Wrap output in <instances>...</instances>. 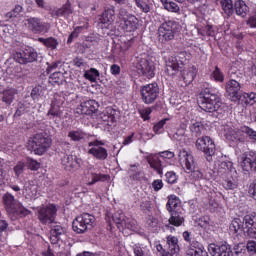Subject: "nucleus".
Returning a JSON list of instances; mask_svg holds the SVG:
<instances>
[{"instance_id":"6ab92c4d","label":"nucleus","mask_w":256,"mask_h":256,"mask_svg":"<svg viewBox=\"0 0 256 256\" xmlns=\"http://www.w3.org/2000/svg\"><path fill=\"white\" fill-rule=\"evenodd\" d=\"M165 63V74L168 75V77H175L181 69L177 58L174 56H168L165 58Z\"/></svg>"},{"instance_id":"4c0bfd02","label":"nucleus","mask_w":256,"mask_h":256,"mask_svg":"<svg viewBox=\"0 0 256 256\" xmlns=\"http://www.w3.org/2000/svg\"><path fill=\"white\" fill-rule=\"evenodd\" d=\"M23 11H24L23 6L20 4H16L10 12L5 14V19L7 21H9V19H17V17H19V15L23 13Z\"/></svg>"},{"instance_id":"0e129e2a","label":"nucleus","mask_w":256,"mask_h":256,"mask_svg":"<svg viewBox=\"0 0 256 256\" xmlns=\"http://www.w3.org/2000/svg\"><path fill=\"white\" fill-rule=\"evenodd\" d=\"M245 99L247 105H255L256 103V94L255 93H250V94H245Z\"/></svg>"},{"instance_id":"49530a36","label":"nucleus","mask_w":256,"mask_h":256,"mask_svg":"<svg viewBox=\"0 0 256 256\" xmlns=\"http://www.w3.org/2000/svg\"><path fill=\"white\" fill-rule=\"evenodd\" d=\"M241 131L242 133L247 135L250 141H252L253 143H256V131L253 128L249 126H242Z\"/></svg>"},{"instance_id":"de8ad7c7","label":"nucleus","mask_w":256,"mask_h":256,"mask_svg":"<svg viewBox=\"0 0 256 256\" xmlns=\"http://www.w3.org/2000/svg\"><path fill=\"white\" fill-rule=\"evenodd\" d=\"M84 77L85 79H88V81L95 83V81H97V77H99V70L91 68L84 73Z\"/></svg>"},{"instance_id":"79ce46f5","label":"nucleus","mask_w":256,"mask_h":256,"mask_svg":"<svg viewBox=\"0 0 256 256\" xmlns=\"http://www.w3.org/2000/svg\"><path fill=\"white\" fill-rule=\"evenodd\" d=\"M16 93L17 92L15 91V89L5 90L3 92V97H2L3 103H6V105H11L15 99Z\"/></svg>"},{"instance_id":"72a5a7b5","label":"nucleus","mask_w":256,"mask_h":256,"mask_svg":"<svg viewBox=\"0 0 256 256\" xmlns=\"http://www.w3.org/2000/svg\"><path fill=\"white\" fill-rule=\"evenodd\" d=\"M115 21V9L113 8H107L104 10L101 18L100 23L103 25H106L107 23L111 24Z\"/></svg>"},{"instance_id":"ddd939ff","label":"nucleus","mask_w":256,"mask_h":256,"mask_svg":"<svg viewBox=\"0 0 256 256\" xmlns=\"http://www.w3.org/2000/svg\"><path fill=\"white\" fill-rule=\"evenodd\" d=\"M37 57H39V54H37V50L31 47L24 49L22 52H16L14 54L15 61H17V63H20V65L35 63V61H37Z\"/></svg>"},{"instance_id":"864d4df0","label":"nucleus","mask_w":256,"mask_h":256,"mask_svg":"<svg viewBox=\"0 0 256 256\" xmlns=\"http://www.w3.org/2000/svg\"><path fill=\"white\" fill-rule=\"evenodd\" d=\"M48 116H51V117H61V109L59 108V105H55L52 102L51 108L48 111Z\"/></svg>"},{"instance_id":"f8f14e48","label":"nucleus","mask_w":256,"mask_h":256,"mask_svg":"<svg viewBox=\"0 0 256 256\" xmlns=\"http://www.w3.org/2000/svg\"><path fill=\"white\" fill-rule=\"evenodd\" d=\"M57 217V207L49 205L38 210V219L43 225H52Z\"/></svg>"},{"instance_id":"9d476101","label":"nucleus","mask_w":256,"mask_h":256,"mask_svg":"<svg viewBox=\"0 0 256 256\" xmlns=\"http://www.w3.org/2000/svg\"><path fill=\"white\" fill-rule=\"evenodd\" d=\"M196 147L198 151H202V153L207 155L208 161H211V157L215 155V142L209 136L198 138L196 141Z\"/></svg>"},{"instance_id":"39448f33","label":"nucleus","mask_w":256,"mask_h":256,"mask_svg":"<svg viewBox=\"0 0 256 256\" xmlns=\"http://www.w3.org/2000/svg\"><path fill=\"white\" fill-rule=\"evenodd\" d=\"M95 224V216L89 213H83L77 216L72 222V229L75 233H85L86 231H91L93 225Z\"/></svg>"},{"instance_id":"1a4fd4ad","label":"nucleus","mask_w":256,"mask_h":256,"mask_svg":"<svg viewBox=\"0 0 256 256\" xmlns=\"http://www.w3.org/2000/svg\"><path fill=\"white\" fill-rule=\"evenodd\" d=\"M105 145V141L103 140H94L88 143V147H91L88 150L89 155H93L95 159L98 161H105L107 157H109V153L106 148L103 147Z\"/></svg>"},{"instance_id":"473e14b6","label":"nucleus","mask_w":256,"mask_h":256,"mask_svg":"<svg viewBox=\"0 0 256 256\" xmlns=\"http://www.w3.org/2000/svg\"><path fill=\"white\" fill-rule=\"evenodd\" d=\"M88 173L90 174V179H91L88 182V185H95V183H98V181H107V179H109V175L107 174L95 173V167H90L88 169Z\"/></svg>"},{"instance_id":"3c124183","label":"nucleus","mask_w":256,"mask_h":256,"mask_svg":"<svg viewBox=\"0 0 256 256\" xmlns=\"http://www.w3.org/2000/svg\"><path fill=\"white\" fill-rule=\"evenodd\" d=\"M75 113L78 115H91V111L85 102L81 103L76 109Z\"/></svg>"},{"instance_id":"c03bdc74","label":"nucleus","mask_w":256,"mask_h":256,"mask_svg":"<svg viewBox=\"0 0 256 256\" xmlns=\"http://www.w3.org/2000/svg\"><path fill=\"white\" fill-rule=\"evenodd\" d=\"M39 43H43L46 47H49L50 49H57V45H59V42H57V39L55 38H38Z\"/></svg>"},{"instance_id":"680f3d73","label":"nucleus","mask_w":256,"mask_h":256,"mask_svg":"<svg viewBox=\"0 0 256 256\" xmlns=\"http://www.w3.org/2000/svg\"><path fill=\"white\" fill-rule=\"evenodd\" d=\"M166 177V181L167 183H170L171 185H173V183H177V174H175V172H167L165 174Z\"/></svg>"},{"instance_id":"dca6fc26","label":"nucleus","mask_w":256,"mask_h":256,"mask_svg":"<svg viewBox=\"0 0 256 256\" xmlns=\"http://www.w3.org/2000/svg\"><path fill=\"white\" fill-rule=\"evenodd\" d=\"M4 205L6 206V209L8 213H20V217H25V215H29V210L25 209H17V201L15 200V196H13L11 193H6L3 196Z\"/></svg>"},{"instance_id":"69168bd1","label":"nucleus","mask_w":256,"mask_h":256,"mask_svg":"<svg viewBox=\"0 0 256 256\" xmlns=\"http://www.w3.org/2000/svg\"><path fill=\"white\" fill-rule=\"evenodd\" d=\"M151 201L149 200H144L141 202L140 209L144 213H147V211H151Z\"/></svg>"},{"instance_id":"bb28decb","label":"nucleus","mask_w":256,"mask_h":256,"mask_svg":"<svg viewBox=\"0 0 256 256\" xmlns=\"http://www.w3.org/2000/svg\"><path fill=\"white\" fill-rule=\"evenodd\" d=\"M186 256H209V253L200 247L199 242H192L186 251Z\"/></svg>"},{"instance_id":"e433bc0d","label":"nucleus","mask_w":256,"mask_h":256,"mask_svg":"<svg viewBox=\"0 0 256 256\" xmlns=\"http://www.w3.org/2000/svg\"><path fill=\"white\" fill-rule=\"evenodd\" d=\"M166 209L169 213H173V211H179V200L177 199V196L171 195L168 198Z\"/></svg>"},{"instance_id":"5fc2aeb1","label":"nucleus","mask_w":256,"mask_h":256,"mask_svg":"<svg viewBox=\"0 0 256 256\" xmlns=\"http://www.w3.org/2000/svg\"><path fill=\"white\" fill-rule=\"evenodd\" d=\"M83 31V26H78L71 32L68 37L67 43H73V39H77L79 37V33Z\"/></svg>"},{"instance_id":"ea45409f","label":"nucleus","mask_w":256,"mask_h":256,"mask_svg":"<svg viewBox=\"0 0 256 256\" xmlns=\"http://www.w3.org/2000/svg\"><path fill=\"white\" fill-rule=\"evenodd\" d=\"M220 4L225 15H227V17H231V15L234 13L233 0H221Z\"/></svg>"},{"instance_id":"aec40b11","label":"nucleus","mask_w":256,"mask_h":256,"mask_svg":"<svg viewBox=\"0 0 256 256\" xmlns=\"http://www.w3.org/2000/svg\"><path fill=\"white\" fill-rule=\"evenodd\" d=\"M240 165L243 171H256V153L243 154Z\"/></svg>"},{"instance_id":"c9c22d12","label":"nucleus","mask_w":256,"mask_h":256,"mask_svg":"<svg viewBox=\"0 0 256 256\" xmlns=\"http://www.w3.org/2000/svg\"><path fill=\"white\" fill-rule=\"evenodd\" d=\"M242 223H243L244 229H246V231H249V229H253L254 227H256V215L248 214V215L244 216Z\"/></svg>"},{"instance_id":"a19ab883","label":"nucleus","mask_w":256,"mask_h":256,"mask_svg":"<svg viewBox=\"0 0 256 256\" xmlns=\"http://www.w3.org/2000/svg\"><path fill=\"white\" fill-rule=\"evenodd\" d=\"M190 131L192 134H194L195 137H200V135H203L205 127L201 122H192V124L190 125Z\"/></svg>"},{"instance_id":"58836bf2","label":"nucleus","mask_w":256,"mask_h":256,"mask_svg":"<svg viewBox=\"0 0 256 256\" xmlns=\"http://www.w3.org/2000/svg\"><path fill=\"white\" fill-rule=\"evenodd\" d=\"M68 137L71 141H83L87 137V133L81 129H76L68 132Z\"/></svg>"},{"instance_id":"774afa93","label":"nucleus","mask_w":256,"mask_h":256,"mask_svg":"<svg viewBox=\"0 0 256 256\" xmlns=\"http://www.w3.org/2000/svg\"><path fill=\"white\" fill-rule=\"evenodd\" d=\"M249 193L252 195L253 199L256 200V179L253 181V183L249 187Z\"/></svg>"},{"instance_id":"a211bd4d","label":"nucleus","mask_w":256,"mask_h":256,"mask_svg":"<svg viewBox=\"0 0 256 256\" xmlns=\"http://www.w3.org/2000/svg\"><path fill=\"white\" fill-rule=\"evenodd\" d=\"M225 89L232 101H239L241 99V83L239 81L230 79L226 82Z\"/></svg>"},{"instance_id":"338daca9","label":"nucleus","mask_w":256,"mask_h":256,"mask_svg":"<svg viewBox=\"0 0 256 256\" xmlns=\"http://www.w3.org/2000/svg\"><path fill=\"white\" fill-rule=\"evenodd\" d=\"M15 77L16 79H26L27 74L23 73V71L21 70V66H16L15 68Z\"/></svg>"},{"instance_id":"8fccbe9b","label":"nucleus","mask_w":256,"mask_h":256,"mask_svg":"<svg viewBox=\"0 0 256 256\" xmlns=\"http://www.w3.org/2000/svg\"><path fill=\"white\" fill-rule=\"evenodd\" d=\"M211 77L214 79V81H218V83H223L225 81V75H223V72H221V69H219L217 66L212 72Z\"/></svg>"},{"instance_id":"4d7b16f0","label":"nucleus","mask_w":256,"mask_h":256,"mask_svg":"<svg viewBox=\"0 0 256 256\" xmlns=\"http://www.w3.org/2000/svg\"><path fill=\"white\" fill-rule=\"evenodd\" d=\"M133 251H134L135 256H147V255H149V250H147V248H145V247L135 246Z\"/></svg>"},{"instance_id":"6e6d98bb","label":"nucleus","mask_w":256,"mask_h":256,"mask_svg":"<svg viewBox=\"0 0 256 256\" xmlns=\"http://www.w3.org/2000/svg\"><path fill=\"white\" fill-rule=\"evenodd\" d=\"M86 107L90 110V113H95L99 109V103L95 100L85 101Z\"/></svg>"},{"instance_id":"7c9ffc66","label":"nucleus","mask_w":256,"mask_h":256,"mask_svg":"<svg viewBox=\"0 0 256 256\" xmlns=\"http://www.w3.org/2000/svg\"><path fill=\"white\" fill-rule=\"evenodd\" d=\"M23 195L30 201H33V199L37 197V186L35 184H31V182H25Z\"/></svg>"},{"instance_id":"a878e982","label":"nucleus","mask_w":256,"mask_h":256,"mask_svg":"<svg viewBox=\"0 0 256 256\" xmlns=\"http://www.w3.org/2000/svg\"><path fill=\"white\" fill-rule=\"evenodd\" d=\"M139 24V20L135 15L129 14L126 18H124V23L122 24V29L131 33V31H135L137 29V25Z\"/></svg>"},{"instance_id":"a18cd8bd","label":"nucleus","mask_w":256,"mask_h":256,"mask_svg":"<svg viewBox=\"0 0 256 256\" xmlns=\"http://www.w3.org/2000/svg\"><path fill=\"white\" fill-rule=\"evenodd\" d=\"M50 81L56 85H63L65 76L63 75V72H54L50 75Z\"/></svg>"},{"instance_id":"4be33fe9","label":"nucleus","mask_w":256,"mask_h":256,"mask_svg":"<svg viewBox=\"0 0 256 256\" xmlns=\"http://www.w3.org/2000/svg\"><path fill=\"white\" fill-rule=\"evenodd\" d=\"M63 235H65V228L60 223L53 222L50 224V241L52 245H57Z\"/></svg>"},{"instance_id":"2eb2a0df","label":"nucleus","mask_w":256,"mask_h":256,"mask_svg":"<svg viewBox=\"0 0 256 256\" xmlns=\"http://www.w3.org/2000/svg\"><path fill=\"white\" fill-rule=\"evenodd\" d=\"M142 100L147 105L153 103L159 97V86L157 84H148L141 89Z\"/></svg>"},{"instance_id":"f3484780","label":"nucleus","mask_w":256,"mask_h":256,"mask_svg":"<svg viewBox=\"0 0 256 256\" xmlns=\"http://www.w3.org/2000/svg\"><path fill=\"white\" fill-rule=\"evenodd\" d=\"M221 131H223L227 141H232L233 143H240L243 140L241 128H233L230 125H222Z\"/></svg>"},{"instance_id":"c85d7f7f","label":"nucleus","mask_w":256,"mask_h":256,"mask_svg":"<svg viewBox=\"0 0 256 256\" xmlns=\"http://www.w3.org/2000/svg\"><path fill=\"white\" fill-rule=\"evenodd\" d=\"M168 221L170 225H173L174 227H181L185 223V217H183V213H181V211L176 210L170 212V218Z\"/></svg>"},{"instance_id":"e2e57ef3","label":"nucleus","mask_w":256,"mask_h":256,"mask_svg":"<svg viewBox=\"0 0 256 256\" xmlns=\"http://www.w3.org/2000/svg\"><path fill=\"white\" fill-rule=\"evenodd\" d=\"M234 253L237 256L243 255L245 253V244L239 243L234 245Z\"/></svg>"},{"instance_id":"2f4dec72","label":"nucleus","mask_w":256,"mask_h":256,"mask_svg":"<svg viewBox=\"0 0 256 256\" xmlns=\"http://www.w3.org/2000/svg\"><path fill=\"white\" fill-rule=\"evenodd\" d=\"M164 9H166V11H169L170 13H179V11H181V7H179V5H177V3L171 1V0H160ZM178 3H185V0H175Z\"/></svg>"},{"instance_id":"f704fd0d","label":"nucleus","mask_w":256,"mask_h":256,"mask_svg":"<svg viewBox=\"0 0 256 256\" xmlns=\"http://www.w3.org/2000/svg\"><path fill=\"white\" fill-rule=\"evenodd\" d=\"M234 7H235L236 15H239L240 17H247L249 7H247V4H245L244 1L242 0L236 1Z\"/></svg>"},{"instance_id":"13d9d810","label":"nucleus","mask_w":256,"mask_h":256,"mask_svg":"<svg viewBox=\"0 0 256 256\" xmlns=\"http://www.w3.org/2000/svg\"><path fill=\"white\" fill-rule=\"evenodd\" d=\"M42 91H43V88L41 86H36L32 89L30 95L33 101H39V96L41 95Z\"/></svg>"},{"instance_id":"c756f323","label":"nucleus","mask_w":256,"mask_h":256,"mask_svg":"<svg viewBox=\"0 0 256 256\" xmlns=\"http://www.w3.org/2000/svg\"><path fill=\"white\" fill-rule=\"evenodd\" d=\"M182 77L186 85H191V83L195 81V77H197V68L195 66H191L188 69H184L182 71Z\"/></svg>"},{"instance_id":"f03ea898","label":"nucleus","mask_w":256,"mask_h":256,"mask_svg":"<svg viewBox=\"0 0 256 256\" xmlns=\"http://www.w3.org/2000/svg\"><path fill=\"white\" fill-rule=\"evenodd\" d=\"M198 105L200 109L206 113H215V111L221 109V105H223V103L217 94L211 93V89L206 88L201 93Z\"/></svg>"},{"instance_id":"6e6552de","label":"nucleus","mask_w":256,"mask_h":256,"mask_svg":"<svg viewBox=\"0 0 256 256\" xmlns=\"http://www.w3.org/2000/svg\"><path fill=\"white\" fill-rule=\"evenodd\" d=\"M25 25L28 31L35 33L36 35H41V33H49L51 25L47 22L41 21L39 17H30L25 19Z\"/></svg>"},{"instance_id":"0eeeda50","label":"nucleus","mask_w":256,"mask_h":256,"mask_svg":"<svg viewBox=\"0 0 256 256\" xmlns=\"http://www.w3.org/2000/svg\"><path fill=\"white\" fill-rule=\"evenodd\" d=\"M112 221L117 225L119 231H124V229L135 231L137 229V221L132 218H127L121 211H117L113 214Z\"/></svg>"},{"instance_id":"20e7f679","label":"nucleus","mask_w":256,"mask_h":256,"mask_svg":"<svg viewBox=\"0 0 256 256\" xmlns=\"http://www.w3.org/2000/svg\"><path fill=\"white\" fill-rule=\"evenodd\" d=\"M173 157H175V153L166 150L156 154H150L146 159L150 167L154 169V171H156L160 177H162L163 169L165 168V162H163L161 159H173Z\"/></svg>"},{"instance_id":"603ef678","label":"nucleus","mask_w":256,"mask_h":256,"mask_svg":"<svg viewBox=\"0 0 256 256\" xmlns=\"http://www.w3.org/2000/svg\"><path fill=\"white\" fill-rule=\"evenodd\" d=\"M26 164L28 169H31V171H37L41 167V163L37 162V160L33 158H27Z\"/></svg>"},{"instance_id":"423d86ee","label":"nucleus","mask_w":256,"mask_h":256,"mask_svg":"<svg viewBox=\"0 0 256 256\" xmlns=\"http://www.w3.org/2000/svg\"><path fill=\"white\" fill-rule=\"evenodd\" d=\"M136 71L144 79H153L155 77V64L149 59L139 56L136 58Z\"/></svg>"},{"instance_id":"bf43d9fd","label":"nucleus","mask_w":256,"mask_h":256,"mask_svg":"<svg viewBox=\"0 0 256 256\" xmlns=\"http://www.w3.org/2000/svg\"><path fill=\"white\" fill-rule=\"evenodd\" d=\"M25 171V164L23 162H17V164L14 166V173L17 177H20V175H23V172Z\"/></svg>"},{"instance_id":"4468645a","label":"nucleus","mask_w":256,"mask_h":256,"mask_svg":"<svg viewBox=\"0 0 256 256\" xmlns=\"http://www.w3.org/2000/svg\"><path fill=\"white\" fill-rule=\"evenodd\" d=\"M168 249H163V245L159 244L156 246L157 251L161 253V256H179V240L175 236L167 237Z\"/></svg>"},{"instance_id":"412c9836","label":"nucleus","mask_w":256,"mask_h":256,"mask_svg":"<svg viewBox=\"0 0 256 256\" xmlns=\"http://www.w3.org/2000/svg\"><path fill=\"white\" fill-rule=\"evenodd\" d=\"M208 251L212 256H233V251L231 246L228 244L216 245L210 244L208 246Z\"/></svg>"},{"instance_id":"052dcab7","label":"nucleus","mask_w":256,"mask_h":256,"mask_svg":"<svg viewBox=\"0 0 256 256\" xmlns=\"http://www.w3.org/2000/svg\"><path fill=\"white\" fill-rule=\"evenodd\" d=\"M246 249L250 255H256V241L249 240L246 244Z\"/></svg>"},{"instance_id":"09e8293b","label":"nucleus","mask_w":256,"mask_h":256,"mask_svg":"<svg viewBox=\"0 0 256 256\" xmlns=\"http://www.w3.org/2000/svg\"><path fill=\"white\" fill-rule=\"evenodd\" d=\"M138 9H141L143 13H149L151 7L149 6V0H135Z\"/></svg>"},{"instance_id":"f257e3e1","label":"nucleus","mask_w":256,"mask_h":256,"mask_svg":"<svg viewBox=\"0 0 256 256\" xmlns=\"http://www.w3.org/2000/svg\"><path fill=\"white\" fill-rule=\"evenodd\" d=\"M178 157L185 173H188L190 181H201V179H203V172L197 167V162L195 161L193 154L182 150Z\"/></svg>"},{"instance_id":"37998d69","label":"nucleus","mask_w":256,"mask_h":256,"mask_svg":"<svg viewBox=\"0 0 256 256\" xmlns=\"http://www.w3.org/2000/svg\"><path fill=\"white\" fill-rule=\"evenodd\" d=\"M245 229V226L243 225V222L239 218H235L232 220L230 224V231L233 233H239V231H243Z\"/></svg>"},{"instance_id":"9b49d317","label":"nucleus","mask_w":256,"mask_h":256,"mask_svg":"<svg viewBox=\"0 0 256 256\" xmlns=\"http://www.w3.org/2000/svg\"><path fill=\"white\" fill-rule=\"evenodd\" d=\"M175 25L173 21L164 22L158 28V38L160 43H167V41H172L175 37Z\"/></svg>"},{"instance_id":"7ed1b4c3","label":"nucleus","mask_w":256,"mask_h":256,"mask_svg":"<svg viewBox=\"0 0 256 256\" xmlns=\"http://www.w3.org/2000/svg\"><path fill=\"white\" fill-rule=\"evenodd\" d=\"M51 143L52 141L49 136L39 133L28 140L27 149L35 153V155H43V153H47V150L51 147Z\"/></svg>"},{"instance_id":"393cba45","label":"nucleus","mask_w":256,"mask_h":256,"mask_svg":"<svg viewBox=\"0 0 256 256\" xmlns=\"http://www.w3.org/2000/svg\"><path fill=\"white\" fill-rule=\"evenodd\" d=\"M71 15H73V8H71V3L69 2L52 11V17H64V19H69Z\"/></svg>"},{"instance_id":"b1692460","label":"nucleus","mask_w":256,"mask_h":256,"mask_svg":"<svg viewBox=\"0 0 256 256\" xmlns=\"http://www.w3.org/2000/svg\"><path fill=\"white\" fill-rule=\"evenodd\" d=\"M61 163L66 171H75V169H79L77 157L71 154H64L61 158Z\"/></svg>"},{"instance_id":"5701e85b","label":"nucleus","mask_w":256,"mask_h":256,"mask_svg":"<svg viewBox=\"0 0 256 256\" xmlns=\"http://www.w3.org/2000/svg\"><path fill=\"white\" fill-rule=\"evenodd\" d=\"M222 185L226 191H235L239 187V175L237 171L232 172L228 176H224Z\"/></svg>"},{"instance_id":"cd10ccee","label":"nucleus","mask_w":256,"mask_h":256,"mask_svg":"<svg viewBox=\"0 0 256 256\" xmlns=\"http://www.w3.org/2000/svg\"><path fill=\"white\" fill-rule=\"evenodd\" d=\"M235 170L233 167V162H221L218 168V175L223 179L229 175H232Z\"/></svg>"}]
</instances>
